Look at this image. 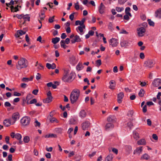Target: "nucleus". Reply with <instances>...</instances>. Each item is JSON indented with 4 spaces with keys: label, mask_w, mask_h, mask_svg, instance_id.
Masks as SVG:
<instances>
[{
    "label": "nucleus",
    "mask_w": 161,
    "mask_h": 161,
    "mask_svg": "<svg viewBox=\"0 0 161 161\" xmlns=\"http://www.w3.org/2000/svg\"><path fill=\"white\" fill-rule=\"evenodd\" d=\"M80 91L77 89H74L71 92L70 96V100L72 104L76 102L80 95Z\"/></svg>",
    "instance_id": "1"
},
{
    "label": "nucleus",
    "mask_w": 161,
    "mask_h": 161,
    "mask_svg": "<svg viewBox=\"0 0 161 161\" xmlns=\"http://www.w3.org/2000/svg\"><path fill=\"white\" fill-rule=\"evenodd\" d=\"M28 65L27 60L25 58H21L18 62L16 65V69L18 70H20L23 68H26Z\"/></svg>",
    "instance_id": "2"
},
{
    "label": "nucleus",
    "mask_w": 161,
    "mask_h": 161,
    "mask_svg": "<svg viewBox=\"0 0 161 161\" xmlns=\"http://www.w3.org/2000/svg\"><path fill=\"white\" fill-rule=\"evenodd\" d=\"M74 74L71 72L69 76H68V73L66 72L62 78L63 81L65 82H69L71 81V80L73 78H74Z\"/></svg>",
    "instance_id": "3"
},
{
    "label": "nucleus",
    "mask_w": 161,
    "mask_h": 161,
    "mask_svg": "<svg viewBox=\"0 0 161 161\" xmlns=\"http://www.w3.org/2000/svg\"><path fill=\"white\" fill-rule=\"evenodd\" d=\"M146 30L143 27L138 28L137 29V32L138 36L139 37L143 36L145 33Z\"/></svg>",
    "instance_id": "4"
},
{
    "label": "nucleus",
    "mask_w": 161,
    "mask_h": 161,
    "mask_svg": "<svg viewBox=\"0 0 161 161\" xmlns=\"http://www.w3.org/2000/svg\"><path fill=\"white\" fill-rule=\"evenodd\" d=\"M144 65L145 67L151 68L153 67L154 65L153 60L150 59H148L144 62Z\"/></svg>",
    "instance_id": "5"
},
{
    "label": "nucleus",
    "mask_w": 161,
    "mask_h": 161,
    "mask_svg": "<svg viewBox=\"0 0 161 161\" xmlns=\"http://www.w3.org/2000/svg\"><path fill=\"white\" fill-rule=\"evenodd\" d=\"M30 119L28 117H24L20 120L21 124L24 126H26L28 125L30 123Z\"/></svg>",
    "instance_id": "6"
},
{
    "label": "nucleus",
    "mask_w": 161,
    "mask_h": 161,
    "mask_svg": "<svg viewBox=\"0 0 161 161\" xmlns=\"http://www.w3.org/2000/svg\"><path fill=\"white\" fill-rule=\"evenodd\" d=\"M19 114L18 112L15 113L13 114L12 118L14 120L12 121V125L14 124L15 123L16 120L19 119Z\"/></svg>",
    "instance_id": "7"
},
{
    "label": "nucleus",
    "mask_w": 161,
    "mask_h": 161,
    "mask_svg": "<svg viewBox=\"0 0 161 161\" xmlns=\"http://www.w3.org/2000/svg\"><path fill=\"white\" fill-rule=\"evenodd\" d=\"M120 44L121 47L127 48L130 45V43L128 40H123L120 42Z\"/></svg>",
    "instance_id": "8"
},
{
    "label": "nucleus",
    "mask_w": 161,
    "mask_h": 161,
    "mask_svg": "<svg viewBox=\"0 0 161 161\" xmlns=\"http://www.w3.org/2000/svg\"><path fill=\"white\" fill-rule=\"evenodd\" d=\"M153 86L157 87L161 85V79L159 78H156L154 80L152 83Z\"/></svg>",
    "instance_id": "9"
},
{
    "label": "nucleus",
    "mask_w": 161,
    "mask_h": 161,
    "mask_svg": "<svg viewBox=\"0 0 161 161\" xmlns=\"http://www.w3.org/2000/svg\"><path fill=\"white\" fill-rule=\"evenodd\" d=\"M90 123L89 121H86L84 122L82 124V128L83 130H86L90 127Z\"/></svg>",
    "instance_id": "10"
},
{
    "label": "nucleus",
    "mask_w": 161,
    "mask_h": 161,
    "mask_svg": "<svg viewBox=\"0 0 161 161\" xmlns=\"http://www.w3.org/2000/svg\"><path fill=\"white\" fill-rule=\"evenodd\" d=\"M109 43L112 47H116L118 44L117 40L113 38L110 40Z\"/></svg>",
    "instance_id": "11"
},
{
    "label": "nucleus",
    "mask_w": 161,
    "mask_h": 161,
    "mask_svg": "<svg viewBox=\"0 0 161 161\" xmlns=\"http://www.w3.org/2000/svg\"><path fill=\"white\" fill-rule=\"evenodd\" d=\"M124 97V94L123 92H120L117 95V101L119 103H122V99Z\"/></svg>",
    "instance_id": "12"
},
{
    "label": "nucleus",
    "mask_w": 161,
    "mask_h": 161,
    "mask_svg": "<svg viewBox=\"0 0 161 161\" xmlns=\"http://www.w3.org/2000/svg\"><path fill=\"white\" fill-rule=\"evenodd\" d=\"M105 7L103 4V3L100 4L98 8V11L100 14H103L105 13Z\"/></svg>",
    "instance_id": "13"
},
{
    "label": "nucleus",
    "mask_w": 161,
    "mask_h": 161,
    "mask_svg": "<svg viewBox=\"0 0 161 161\" xmlns=\"http://www.w3.org/2000/svg\"><path fill=\"white\" fill-rule=\"evenodd\" d=\"M142 150L143 149L142 147H137L136 150H134L133 154H136L139 155L142 153Z\"/></svg>",
    "instance_id": "14"
},
{
    "label": "nucleus",
    "mask_w": 161,
    "mask_h": 161,
    "mask_svg": "<svg viewBox=\"0 0 161 161\" xmlns=\"http://www.w3.org/2000/svg\"><path fill=\"white\" fill-rule=\"evenodd\" d=\"M116 118L114 115H110L107 118V120L108 122L113 123L116 122Z\"/></svg>",
    "instance_id": "15"
},
{
    "label": "nucleus",
    "mask_w": 161,
    "mask_h": 161,
    "mask_svg": "<svg viewBox=\"0 0 161 161\" xmlns=\"http://www.w3.org/2000/svg\"><path fill=\"white\" fill-rule=\"evenodd\" d=\"M81 41V39L80 36L78 35H76L74 36V38H73L71 42L72 43H74L75 42H79Z\"/></svg>",
    "instance_id": "16"
},
{
    "label": "nucleus",
    "mask_w": 161,
    "mask_h": 161,
    "mask_svg": "<svg viewBox=\"0 0 161 161\" xmlns=\"http://www.w3.org/2000/svg\"><path fill=\"white\" fill-rule=\"evenodd\" d=\"M12 123L11 119H6L4 120L3 124L5 126L8 127L12 124Z\"/></svg>",
    "instance_id": "17"
},
{
    "label": "nucleus",
    "mask_w": 161,
    "mask_h": 161,
    "mask_svg": "<svg viewBox=\"0 0 161 161\" xmlns=\"http://www.w3.org/2000/svg\"><path fill=\"white\" fill-rule=\"evenodd\" d=\"M46 67L48 69H54L56 68V65L54 63H53L52 64L47 63L46 64Z\"/></svg>",
    "instance_id": "18"
},
{
    "label": "nucleus",
    "mask_w": 161,
    "mask_h": 161,
    "mask_svg": "<svg viewBox=\"0 0 161 161\" xmlns=\"http://www.w3.org/2000/svg\"><path fill=\"white\" fill-rule=\"evenodd\" d=\"M85 20L86 19L84 18L82 19L81 21L80 20H77L75 21V25H79L80 26H83V25H85L84 24V23L85 22Z\"/></svg>",
    "instance_id": "19"
},
{
    "label": "nucleus",
    "mask_w": 161,
    "mask_h": 161,
    "mask_svg": "<svg viewBox=\"0 0 161 161\" xmlns=\"http://www.w3.org/2000/svg\"><path fill=\"white\" fill-rule=\"evenodd\" d=\"M26 33L25 31H24L22 30H18L17 32V33L15 34V36L16 37H19L20 35H22L25 34Z\"/></svg>",
    "instance_id": "20"
},
{
    "label": "nucleus",
    "mask_w": 161,
    "mask_h": 161,
    "mask_svg": "<svg viewBox=\"0 0 161 161\" xmlns=\"http://www.w3.org/2000/svg\"><path fill=\"white\" fill-rule=\"evenodd\" d=\"M109 88L112 90L114 89L116 85L115 82L114 80H112L109 82Z\"/></svg>",
    "instance_id": "21"
},
{
    "label": "nucleus",
    "mask_w": 161,
    "mask_h": 161,
    "mask_svg": "<svg viewBox=\"0 0 161 161\" xmlns=\"http://www.w3.org/2000/svg\"><path fill=\"white\" fill-rule=\"evenodd\" d=\"M155 17L157 18H161V8H159L155 12Z\"/></svg>",
    "instance_id": "22"
},
{
    "label": "nucleus",
    "mask_w": 161,
    "mask_h": 161,
    "mask_svg": "<svg viewBox=\"0 0 161 161\" xmlns=\"http://www.w3.org/2000/svg\"><path fill=\"white\" fill-rule=\"evenodd\" d=\"M52 97H48L47 98L43 100V101L45 103H48L52 101Z\"/></svg>",
    "instance_id": "23"
},
{
    "label": "nucleus",
    "mask_w": 161,
    "mask_h": 161,
    "mask_svg": "<svg viewBox=\"0 0 161 161\" xmlns=\"http://www.w3.org/2000/svg\"><path fill=\"white\" fill-rule=\"evenodd\" d=\"M82 63H81L79 62L76 66V69L78 71H80L82 69L84 68Z\"/></svg>",
    "instance_id": "24"
},
{
    "label": "nucleus",
    "mask_w": 161,
    "mask_h": 161,
    "mask_svg": "<svg viewBox=\"0 0 161 161\" xmlns=\"http://www.w3.org/2000/svg\"><path fill=\"white\" fill-rule=\"evenodd\" d=\"M114 127V125L113 123L109 122L106 124L105 126V129L107 130L110 128H113Z\"/></svg>",
    "instance_id": "25"
},
{
    "label": "nucleus",
    "mask_w": 161,
    "mask_h": 161,
    "mask_svg": "<svg viewBox=\"0 0 161 161\" xmlns=\"http://www.w3.org/2000/svg\"><path fill=\"white\" fill-rule=\"evenodd\" d=\"M60 40V38L58 37L53 38L52 39V42L55 45Z\"/></svg>",
    "instance_id": "26"
},
{
    "label": "nucleus",
    "mask_w": 161,
    "mask_h": 161,
    "mask_svg": "<svg viewBox=\"0 0 161 161\" xmlns=\"http://www.w3.org/2000/svg\"><path fill=\"white\" fill-rule=\"evenodd\" d=\"M86 114L85 111L83 110H81L79 113L80 116L82 118L86 117Z\"/></svg>",
    "instance_id": "27"
},
{
    "label": "nucleus",
    "mask_w": 161,
    "mask_h": 161,
    "mask_svg": "<svg viewBox=\"0 0 161 161\" xmlns=\"http://www.w3.org/2000/svg\"><path fill=\"white\" fill-rule=\"evenodd\" d=\"M125 150L126 152L128 154H129L130 153L132 147H131L129 145H126L125 146Z\"/></svg>",
    "instance_id": "28"
},
{
    "label": "nucleus",
    "mask_w": 161,
    "mask_h": 161,
    "mask_svg": "<svg viewBox=\"0 0 161 161\" xmlns=\"http://www.w3.org/2000/svg\"><path fill=\"white\" fill-rule=\"evenodd\" d=\"M137 144L138 145H144L146 144V142L144 139H142L137 142Z\"/></svg>",
    "instance_id": "29"
},
{
    "label": "nucleus",
    "mask_w": 161,
    "mask_h": 161,
    "mask_svg": "<svg viewBox=\"0 0 161 161\" xmlns=\"http://www.w3.org/2000/svg\"><path fill=\"white\" fill-rule=\"evenodd\" d=\"M113 156L112 154H109L105 158V161H112Z\"/></svg>",
    "instance_id": "30"
},
{
    "label": "nucleus",
    "mask_w": 161,
    "mask_h": 161,
    "mask_svg": "<svg viewBox=\"0 0 161 161\" xmlns=\"http://www.w3.org/2000/svg\"><path fill=\"white\" fill-rule=\"evenodd\" d=\"M45 138H57V136L56 135L53 134H47L45 136Z\"/></svg>",
    "instance_id": "31"
},
{
    "label": "nucleus",
    "mask_w": 161,
    "mask_h": 161,
    "mask_svg": "<svg viewBox=\"0 0 161 161\" xmlns=\"http://www.w3.org/2000/svg\"><path fill=\"white\" fill-rule=\"evenodd\" d=\"M85 25H83V26H78L76 30L77 31V29H78V30L80 31V33H82L83 32V29H85Z\"/></svg>",
    "instance_id": "32"
},
{
    "label": "nucleus",
    "mask_w": 161,
    "mask_h": 161,
    "mask_svg": "<svg viewBox=\"0 0 161 161\" xmlns=\"http://www.w3.org/2000/svg\"><path fill=\"white\" fill-rule=\"evenodd\" d=\"M130 7H126L125 9V13L126 14H129V16L131 17L132 16V15L130 13Z\"/></svg>",
    "instance_id": "33"
},
{
    "label": "nucleus",
    "mask_w": 161,
    "mask_h": 161,
    "mask_svg": "<svg viewBox=\"0 0 161 161\" xmlns=\"http://www.w3.org/2000/svg\"><path fill=\"white\" fill-rule=\"evenodd\" d=\"M150 158V156L147 153H145L143 154L141 157V159H145L147 160Z\"/></svg>",
    "instance_id": "34"
},
{
    "label": "nucleus",
    "mask_w": 161,
    "mask_h": 161,
    "mask_svg": "<svg viewBox=\"0 0 161 161\" xmlns=\"http://www.w3.org/2000/svg\"><path fill=\"white\" fill-rule=\"evenodd\" d=\"M145 93L144 90L143 89H141L138 93V95L139 97H142L144 96Z\"/></svg>",
    "instance_id": "35"
},
{
    "label": "nucleus",
    "mask_w": 161,
    "mask_h": 161,
    "mask_svg": "<svg viewBox=\"0 0 161 161\" xmlns=\"http://www.w3.org/2000/svg\"><path fill=\"white\" fill-rule=\"evenodd\" d=\"M23 19L24 20V22L22 23V24H24L25 22L27 20L29 21L30 20V17L29 16H26L25 15H24L23 17Z\"/></svg>",
    "instance_id": "36"
},
{
    "label": "nucleus",
    "mask_w": 161,
    "mask_h": 161,
    "mask_svg": "<svg viewBox=\"0 0 161 161\" xmlns=\"http://www.w3.org/2000/svg\"><path fill=\"white\" fill-rule=\"evenodd\" d=\"M23 141L25 143H28L30 141V137L28 136H25L24 138Z\"/></svg>",
    "instance_id": "37"
},
{
    "label": "nucleus",
    "mask_w": 161,
    "mask_h": 161,
    "mask_svg": "<svg viewBox=\"0 0 161 161\" xmlns=\"http://www.w3.org/2000/svg\"><path fill=\"white\" fill-rule=\"evenodd\" d=\"M133 137L136 139H138L139 138L138 133L136 131L134 132Z\"/></svg>",
    "instance_id": "38"
},
{
    "label": "nucleus",
    "mask_w": 161,
    "mask_h": 161,
    "mask_svg": "<svg viewBox=\"0 0 161 161\" xmlns=\"http://www.w3.org/2000/svg\"><path fill=\"white\" fill-rule=\"evenodd\" d=\"M32 97V95L31 94H28L26 97V100H27V103L29 104V101Z\"/></svg>",
    "instance_id": "39"
},
{
    "label": "nucleus",
    "mask_w": 161,
    "mask_h": 161,
    "mask_svg": "<svg viewBox=\"0 0 161 161\" xmlns=\"http://www.w3.org/2000/svg\"><path fill=\"white\" fill-rule=\"evenodd\" d=\"M55 131L57 133L61 134L62 132V129L61 128H57L55 129Z\"/></svg>",
    "instance_id": "40"
},
{
    "label": "nucleus",
    "mask_w": 161,
    "mask_h": 161,
    "mask_svg": "<svg viewBox=\"0 0 161 161\" xmlns=\"http://www.w3.org/2000/svg\"><path fill=\"white\" fill-rule=\"evenodd\" d=\"M15 138L18 140H20L21 139L22 136L20 134L17 133L15 134Z\"/></svg>",
    "instance_id": "41"
},
{
    "label": "nucleus",
    "mask_w": 161,
    "mask_h": 161,
    "mask_svg": "<svg viewBox=\"0 0 161 161\" xmlns=\"http://www.w3.org/2000/svg\"><path fill=\"white\" fill-rule=\"evenodd\" d=\"M148 24L150 26H154V22L152 21L151 19H148L147 20Z\"/></svg>",
    "instance_id": "42"
},
{
    "label": "nucleus",
    "mask_w": 161,
    "mask_h": 161,
    "mask_svg": "<svg viewBox=\"0 0 161 161\" xmlns=\"http://www.w3.org/2000/svg\"><path fill=\"white\" fill-rule=\"evenodd\" d=\"M134 113V112L133 110H130L128 111L127 115L130 117H132Z\"/></svg>",
    "instance_id": "43"
},
{
    "label": "nucleus",
    "mask_w": 161,
    "mask_h": 161,
    "mask_svg": "<svg viewBox=\"0 0 161 161\" xmlns=\"http://www.w3.org/2000/svg\"><path fill=\"white\" fill-rule=\"evenodd\" d=\"M116 10L118 12H121L124 10L123 7L120 8L119 7H116Z\"/></svg>",
    "instance_id": "44"
},
{
    "label": "nucleus",
    "mask_w": 161,
    "mask_h": 161,
    "mask_svg": "<svg viewBox=\"0 0 161 161\" xmlns=\"http://www.w3.org/2000/svg\"><path fill=\"white\" fill-rule=\"evenodd\" d=\"M21 81L24 82H28L29 81V78L26 77H23L21 79Z\"/></svg>",
    "instance_id": "45"
},
{
    "label": "nucleus",
    "mask_w": 161,
    "mask_h": 161,
    "mask_svg": "<svg viewBox=\"0 0 161 161\" xmlns=\"http://www.w3.org/2000/svg\"><path fill=\"white\" fill-rule=\"evenodd\" d=\"M34 124H35V126L36 127H37V126L40 127V125H41L40 123L39 122H38V121L37 120H36L34 122Z\"/></svg>",
    "instance_id": "46"
},
{
    "label": "nucleus",
    "mask_w": 161,
    "mask_h": 161,
    "mask_svg": "<svg viewBox=\"0 0 161 161\" xmlns=\"http://www.w3.org/2000/svg\"><path fill=\"white\" fill-rule=\"evenodd\" d=\"M75 8L77 10H79L80 8V6L79 5L78 2H77L75 3Z\"/></svg>",
    "instance_id": "47"
},
{
    "label": "nucleus",
    "mask_w": 161,
    "mask_h": 161,
    "mask_svg": "<svg viewBox=\"0 0 161 161\" xmlns=\"http://www.w3.org/2000/svg\"><path fill=\"white\" fill-rule=\"evenodd\" d=\"M55 16L50 17L48 19V21L49 23H52L53 22V20L54 19Z\"/></svg>",
    "instance_id": "48"
},
{
    "label": "nucleus",
    "mask_w": 161,
    "mask_h": 161,
    "mask_svg": "<svg viewBox=\"0 0 161 161\" xmlns=\"http://www.w3.org/2000/svg\"><path fill=\"white\" fill-rule=\"evenodd\" d=\"M75 120L74 119H71L69 120V123L72 125H74L75 124Z\"/></svg>",
    "instance_id": "49"
},
{
    "label": "nucleus",
    "mask_w": 161,
    "mask_h": 161,
    "mask_svg": "<svg viewBox=\"0 0 161 161\" xmlns=\"http://www.w3.org/2000/svg\"><path fill=\"white\" fill-rule=\"evenodd\" d=\"M19 7L20 8H21V6H19L18 5H17L14 8L13 12H16L19 11V9H18Z\"/></svg>",
    "instance_id": "50"
},
{
    "label": "nucleus",
    "mask_w": 161,
    "mask_h": 161,
    "mask_svg": "<svg viewBox=\"0 0 161 161\" xmlns=\"http://www.w3.org/2000/svg\"><path fill=\"white\" fill-rule=\"evenodd\" d=\"M75 14V13L74 12L71 14L69 16V18L71 20H72L74 19V15Z\"/></svg>",
    "instance_id": "51"
},
{
    "label": "nucleus",
    "mask_w": 161,
    "mask_h": 161,
    "mask_svg": "<svg viewBox=\"0 0 161 161\" xmlns=\"http://www.w3.org/2000/svg\"><path fill=\"white\" fill-rule=\"evenodd\" d=\"M4 106L6 107H10L11 106V104L9 102H6L5 103Z\"/></svg>",
    "instance_id": "52"
},
{
    "label": "nucleus",
    "mask_w": 161,
    "mask_h": 161,
    "mask_svg": "<svg viewBox=\"0 0 161 161\" xmlns=\"http://www.w3.org/2000/svg\"><path fill=\"white\" fill-rule=\"evenodd\" d=\"M120 34H128V32H127L126 31L124 30H122L120 32Z\"/></svg>",
    "instance_id": "53"
},
{
    "label": "nucleus",
    "mask_w": 161,
    "mask_h": 161,
    "mask_svg": "<svg viewBox=\"0 0 161 161\" xmlns=\"http://www.w3.org/2000/svg\"><path fill=\"white\" fill-rule=\"evenodd\" d=\"M41 78V75L39 73H37V75L36 76V79L37 80H39Z\"/></svg>",
    "instance_id": "54"
},
{
    "label": "nucleus",
    "mask_w": 161,
    "mask_h": 161,
    "mask_svg": "<svg viewBox=\"0 0 161 161\" xmlns=\"http://www.w3.org/2000/svg\"><path fill=\"white\" fill-rule=\"evenodd\" d=\"M142 111L144 113H146L147 111V106L145 105L142 108Z\"/></svg>",
    "instance_id": "55"
},
{
    "label": "nucleus",
    "mask_w": 161,
    "mask_h": 161,
    "mask_svg": "<svg viewBox=\"0 0 161 161\" xmlns=\"http://www.w3.org/2000/svg\"><path fill=\"white\" fill-rule=\"evenodd\" d=\"M126 1L125 0H119L118 1V3L120 4H123Z\"/></svg>",
    "instance_id": "56"
},
{
    "label": "nucleus",
    "mask_w": 161,
    "mask_h": 161,
    "mask_svg": "<svg viewBox=\"0 0 161 161\" xmlns=\"http://www.w3.org/2000/svg\"><path fill=\"white\" fill-rule=\"evenodd\" d=\"M108 28L110 30H112V29H113V25L110 22L108 24Z\"/></svg>",
    "instance_id": "57"
},
{
    "label": "nucleus",
    "mask_w": 161,
    "mask_h": 161,
    "mask_svg": "<svg viewBox=\"0 0 161 161\" xmlns=\"http://www.w3.org/2000/svg\"><path fill=\"white\" fill-rule=\"evenodd\" d=\"M65 44L66 43L64 42V40H61L60 42V46L62 47L64 46V45H65Z\"/></svg>",
    "instance_id": "58"
},
{
    "label": "nucleus",
    "mask_w": 161,
    "mask_h": 161,
    "mask_svg": "<svg viewBox=\"0 0 161 161\" xmlns=\"http://www.w3.org/2000/svg\"><path fill=\"white\" fill-rule=\"evenodd\" d=\"M37 102L36 100V99H33L31 100L29 104H33L36 103Z\"/></svg>",
    "instance_id": "59"
},
{
    "label": "nucleus",
    "mask_w": 161,
    "mask_h": 161,
    "mask_svg": "<svg viewBox=\"0 0 161 161\" xmlns=\"http://www.w3.org/2000/svg\"><path fill=\"white\" fill-rule=\"evenodd\" d=\"M153 138L156 140H157L158 139V137L156 134H153L152 135Z\"/></svg>",
    "instance_id": "60"
},
{
    "label": "nucleus",
    "mask_w": 161,
    "mask_h": 161,
    "mask_svg": "<svg viewBox=\"0 0 161 161\" xmlns=\"http://www.w3.org/2000/svg\"><path fill=\"white\" fill-rule=\"evenodd\" d=\"M129 16V14H126L124 16V18L125 19L128 20L130 19Z\"/></svg>",
    "instance_id": "61"
},
{
    "label": "nucleus",
    "mask_w": 161,
    "mask_h": 161,
    "mask_svg": "<svg viewBox=\"0 0 161 161\" xmlns=\"http://www.w3.org/2000/svg\"><path fill=\"white\" fill-rule=\"evenodd\" d=\"M20 86L23 88H25L27 86V84L25 83H22L21 84Z\"/></svg>",
    "instance_id": "62"
},
{
    "label": "nucleus",
    "mask_w": 161,
    "mask_h": 161,
    "mask_svg": "<svg viewBox=\"0 0 161 161\" xmlns=\"http://www.w3.org/2000/svg\"><path fill=\"white\" fill-rule=\"evenodd\" d=\"M14 96H20L21 95V94L20 93L17 92H14Z\"/></svg>",
    "instance_id": "63"
},
{
    "label": "nucleus",
    "mask_w": 161,
    "mask_h": 161,
    "mask_svg": "<svg viewBox=\"0 0 161 161\" xmlns=\"http://www.w3.org/2000/svg\"><path fill=\"white\" fill-rule=\"evenodd\" d=\"M23 16H24L23 14H21L20 15L17 14L16 15V16L17 17V18L18 19H21L22 18H23Z\"/></svg>",
    "instance_id": "64"
}]
</instances>
